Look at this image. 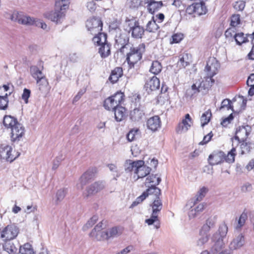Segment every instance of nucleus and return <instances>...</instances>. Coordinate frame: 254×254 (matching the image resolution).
Wrapping results in <instances>:
<instances>
[{
  "label": "nucleus",
  "mask_w": 254,
  "mask_h": 254,
  "mask_svg": "<svg viewBox=\"0 0 254 254\" xmlns=\"http://www.w3.org/2000/svg\"><path fill=\"white\" fill-rule=\"evenodd\" d=\"M161 181V179L157 174L148 175L144 183V186L148 188L136 198L135 200L132 203L130 207L133 208L141 203L149 195H161V190L156 187Z\"/></svg>",
  "instance_id": "f257e3e1"
},
{
  "label": "nucleus",
  "mask_w": 254,
  "mask_h": 254,
  "mask_svg": "<svg viewBox=\"0 0 254 254\" xmlns=\"http://www.w3.org/2000/svg\"><path fill=\"white\" fill-rule=\"evenodd\" d=\"M103 221L99 223L90 233V237L93 240L103 241L108 240L112 237L121 235L124 230L122 226H115L111 228L109 231H102Z\"/></svg>",
  "instance_id": "f03ea898"
},
{
  "label": "nucleus",
  "mask_w": 254,
  "mask_h": 254,
  "mask_svg": "<svg viewBox=\"0 0 254 254\" xmlns=\"http://www.w3.org/2000/svg\"><path fill=\"white\" fill-rule=\"evenodd\" d=\"M154 197V200L150 204L152 208V213L150 218L146 219L145 222L148 225H152L156 223L155 225L156 228L160 227V220L159 219V213L162 209L163 204L160 197L161 195H152Z\"/></svg>",
  "instance_id": "7ed1b4c3"
},
{
  "label": "nucleus",
  "mask_w": 254,
  "mask_h": 254,
  "mask_svg": "<svg viewBox=\"0 0 254 254\" xmlns=\"http://www.w3.org/2000/svg\"><path fill=\"white\" fill-rule=\"evenodd\" d=\"M145 46L143 43L139 44L136 47H131L127 54L126 60L129 68H133L142 59V55L145 52Z\"/></svg>",
  "instance_id": "20e7f679"
},
{
  "label": "nucleus",
  "mask_w": 254,
  "mask_h": 254,
  "mask_svg": "<svg viewBox=\"0 0 254 254\" xmlns=\"http://www.w3.org/2000/svg\"><path fill=\"white\" fill-rule=\"evenodd\" d=\"M124 29L131 33V36L136 39L141 38L144 34V29L139 25L138 20L135 18L126 19L124 24Z\"/></svg>",
  "instance_id": "39448f33"
},
{
  "label": "nucleus",
  "mask_w": 254,
  "mask_h": 254,
  "mask_svg": "<svg viewBox=\"0 0 254 254\" xmlns=\"http://www.w3.org/2000/svg\"><path fill=\"white\" fill-rule=\"evenodd\" d=\"M125 100L124 92L118 91L115 93L106 98L103 102V107L107 111H111L113 108L120 106Z\"/></svg>",
  "instance_id": "423d86ee"
},
{
  "label": "nucleus",
  "mask_w": 254,
  "mask_h": 254,
  "mask_svg": "<svg viewBox=\"0 0 254 254\" xmlns=\"http://www.w3.org/2000/svg\"><path fill=\"white\" fill-rule=\"evenodd\" d=\"M19 232V228L15 224L8 225L0 231V238L2 242L12 241L17 238Z\"/></svg>",
  "instance_id": "0eeeda50"
},
{
  "label": "nucleus",
  "mask_w": 254,
  "mask_h": 254,
  "mask_svg": "<svg viewBox=\"0 0 254 254\" xmlns=\"http://www.w3.org/2000/svg\"><path fill=\"white\" fill-rule=\"evenodd\" d=\"M11 18L12 20H17L18 23L22 24L35 25L37 26L41 27L43 29L47 28L46 23L42 22L39 20H35L29 16H20L17 12H14L12 14Z\"/></svg>",
  "instance_id": "6e6552de"
},
{
  "label": "nucleus",
  "mask_w": 254,
  "mask_h": 254,
  "mask_svg": "<svg viewBox=\"0 0 254 254\" xmlns=\"http://www.w3.org/2000/svg\"><path fill=\"white\" fill-rule=\"evenodd\" d=\"M20 155V153L13 150L11 146L2 144L0 146V157L6 161L12 162Z\"/></svg>",
  "instance_id": "1a4fd4ad"
},
{
  "label": "nucleus",
  "mask_w": 254,
  "mask_h": 254,
  "mask_svg": "<svg viewBox=\"0 0 254 254\" xmlns=\"http://www.w3.org/2000/svg\"><path fill=\"white\" fill-rule=\"evenodd\" d=\"M247 100L243 98H239L238 99H235L232 102L228 99H224L221 104L220 110H222L225 108L229 110L231 109L233 112H234V106L238 107L239 111L244 110L246 106Z\"/></svg>",
  "instance_id": "9d476101"
},
{
  "label": "nucleus",
  "mask_w": 254,
  "mask_h": 254,
  "mask_svg": "<svg viewBox=\"0 0 254 254\" xmlns=\"http://www.w3.org/2000/svg\"><path fill=\"white\" fill-rule=\"evenodd\" d=\"M215 222L211 218L206 220V223L202 226L199 231L201 237L197 241L198 246H202L206 243L209 237V232L211 228L214 226Z\"/></svg>",
  "instance_id": "9b49d317"
},
{
  "label": "nucleus",
  "mask_w": 254,
  "mask_h": 254,
  "mask_svg": "<svg viewBox=\"0 0 254 254\" xmlns=\"http://www.w3.org/2000/svg\"><path fill=\"white\" fill-rule=\"evenodd\" d=\"M85 27L92 35L96 34L102 30L103 22L101 18L92 17L88 19L85 22Z\"/></svg>",
  "instance_id": "f8f14e48"
},
{
  "label": "nucleus",
  "mask_w": 254,
  "mask_h": 254,
  "mask_svg": "<svg viewBox=\"0 0 254 254\" xmlns=\"http://www.w3.org/2000/svg\"><path fill=\"white\" fill-rule=\"evenodd\" d=\"M30 72L32 76L36 79L39 88L41 90L44 86H47L48 82L46 77L43 74L41 70L36 66L30 67Z\"/></svg>",
  "instance_id": "ddd939ff"
},
{
  "label": "nucleus",
  "mask_w": 254,
  "mask_h": 254,
  "mask_svg": "<svg viewBox=\"0 0 254 254\" xmlns=\"http://www.w3.org/2000/svg\"><path fill=\"white\" fill-rule=\"evenodd\" d=\"M25 129L24 127L20 124L10 129V138L12 143L18 142L24 137Z\"/></svg>",
  "instance_id": "4468645a"
},
{
  "label": "nucleus",
  "mask_w": 254,
  "mask_h": 254,
  "mask_svg": "<svg viewBox=\"0 0 254 254\" xmlns=\"http://www.w3.org/2000/svg\"><path fill=\"white\" fill-rule=\"evenodd\" d=\"M193 125V120L189 114L185 115L182 121L179 123L176 127L177 133H182L187 132Z\"/></svg>",
  "instance_id": "2eb2a0df"
},
{
  "label": "nucleus",
  "mask_w": 254,
  "mask_h": 254,
  "mask_svg": "<svg viewBox=\"0 0 254 254\" xmlns=\"http://www.w3.org/2000/svg\"><path fill=\"white\" fill-rule=\"evenodd\" d=\"M249 134V126H240L236 128L234 136L231 139L232 142L246 141Z\"/></svg>",
  "instance_id": "dca6fc26"
},
{
  "label": "nucleus",
  "mask_w": 254,
  "mask_h": 254,
  "mask_svg": "<svg viewBox=\"0 0 254 254\" xmlns=\"http://www.w3.org/2000/svg\"><path fill=\"white\" fill-rule=\"evenodd\" d=\"M160 86V80L155 76L149 78L145 81L144 88L148 94H153L159 90Z\"/></svg>",
  "instance_id": "f3484780"
},
{
  "label": "nucleus",
  "mask_w": 254,
  "mask_h": 254,
  "mask_svg": "<svg viewBox=\"0 0 254 254\" xmlns=\"http://www.w3.org/2000/svg\"><path fill=\"white\" fill-rule=\"evenodd\" d=\"M65 16V11L58 10L55 7L54 11L47 12L44 14L45 17L57 24L61 23Z\"/></svg>",
  "instance_id": "a211bd4d"
},
{
  "label": "nucleus",
  "mask_w": 254,
  "mask_h": 254,
  "mask_svg": "<svg viewBox=\"0 0 254 254\" xmlns=\"http://www.w3.org/2000/svg\"><path fill=\"white\" fill-rule=\"evenodd\" d=\"M219 67V63L217 59L213 57H210L207 62L205 70L207 72V74L214 76L217 73Z\"/></svg>",
  "instance_id": "6ab92c4d"
},
{
  "label": "nucleus",
  "mask_w": 254,
  "mask_h": 254,
  "mask_svg": "<svg viewBox=\"0 0 254 254\" xmlns=\"http://www.w3.org/2000/svg\"><path fill=\"white\" fill-rule=\"evenodd\" d=\"M144 3L148 12L152 14L158 11L164 5L162 1L155 0H144Z\"/></svg>",
  "instance_id": "aec40b11"
},
{
  "label": "nucleus",
  "mask_w": 254,
  "mask_h": 254,
  "mask_svg": "<svg viewBox=\"0 0 254 254\" xmlns=\"http://www.w3.org/2000/svg\"><path fill=\"white\" fill-rule=\"evenodd\" d=\"M105 188L104 183L102 181L95 182L86 190V192L84 195L85 197H88L90 195L97 193L101 191Z\"/></svg>",
  "instance_id": "412c9836"
},
{
  "label": "nucleus",
  "mask_w": 254,
  "mask_h": 254,
  "mask_svg": "<svg viewBox=\"0 0 254 254\" xmlns=\"http://www.w3.org/2000/svg\"><path fill=\"white\" fill-rule=\"evenodd\" d=\"M151 169L144 165V162L143 160H139L137 163V167L135 169V174L137 175V179L143 178L149 175Z\"/></svg>",
  "instance_id": "4be33fe9"
},
{
  "label": "nucleus",
  "mask_w": 254,
  "mask_h": 254,
  "mask_svg": "<svg viewBox=\"0 0 254 254\" xmlns=\"http://www.w3.org/2000/svg\"><path fill=\"white\" fill-rule=\"evenodd\" d=\"M224 152L222 151H214L210 154L208 161L211 165H215L224 162Z\"/></svg>",
  "instance_id": "5701e85b"
},
{
  "label": "nucleus",
  "mask_w": 254,
  "mask_h": 254,
  "mask_svg": "<svg viewBox=\"0 0 254 254\" xmlns=\"http://www.w3.org/2000/svg\"><path fill=\"white\" fill-rule=\"evenodd\" d=\"M113 108L111 111L114 112V118L117 122H121L126 118L127 110L125 107L120 105Z\"/></svg>",
  "instance_id": "b1692460"
},
{
  "label": "nucleus",
  "mask_w": 254,
  "mask_h": 254,
  "mask_svg": "<svg viewBox=\"0 0 254 254\" xmlns=\"http://www.w3.org/2000/svg\"><path fill=\"white\" fill-rule=\"evenodd\" d=\"M147 127L152 131H155L161 127V122L158 116H154L149 118L146 122Z\"/></svg>",
  "instance_id": "393cba45"
},
{
  "label": "nucleus",
  "mask_w": 254,
  "mask_h": 254,
  "mask_svg": "<svg viewBox=\"0 0 254 254\" xmlns=\"http://www.w3.org/2000/svg\"><path fill=\"white\" fill-rule=\"evenodd\" d=\"M97 171L96 168H92L86 171L80 177L81 186L85 185L89 181L94 179Z\"/></svg>",
  "instance_id": "a878e982"
},
{
  "label": "nucleus",
  "mask_w": 254,
  "mask_h": 254,
  "mask_svg": "<svg viewBox=\"0 0 254 254\" xmlns=\"http://www.w3.org/2000/svg\"><path fill=\"white\" fill-rule=\"evenodd\" d=\"M213 77L207 74V75L204 77L201 81L199 80L202 92L207 91L213 85L215 82Z\"/></svg>",
  "instance_id": "bb28decb"
},
{
  "label": "nucleus",
  "mask_w": 254,
  "mask_h": 254,
  "mask_svg": "<svg viewBox=\"0 0 254 254\" xmlns=\"http://www.w3.org/2000/svg\"><path fill=\"white\" fill-rule=\"evenodd\" d=\"M19 123L17 119L10 115H5L3 119V124L7 129H11L14 127L17 126Z\"/></svg>",
  "instance_id": "cd10ccee"
},
{
  "label": "nucleus",
  "mask_w": 254,
  "mask_h": 254,
  "mask_svg": "<svg viewBox=\"0 0 254 254\" xmlns=\"http://www.w3.org/2000/svg\"><path fill=\"white\" fill-rule=\"evenodd\" d=\"M191 56L188 53H184L179 56V60L177 64L180 68H185L190 64Z\"/></svg>",
  "instance_id": "c85d7f7f"
},
{
  "label": "nucleus",
  "mask_w": 254,
  "mask_h": 254,
  "mask_svg": "<svg viewBox=\"0 0 254 254\" xmlns=\"http://www.w3.org/2000/svg\"><path fill=\"white\" fill-rule=\"evenodd\" d=\"M232 149L228 152L227 155L224 153V161L228 163H233L235 162V157L237 155L236 149L238 147V144H235V142H232Z\"/></svg>",
  "instance_id": "c756f323"
},
{
  "label": "nucleus",
  "mask_w": 254,
  "mask_h": 254,
  "mask_svg": "<svg viewBox=\"0 0 254 254\" xmlns=\"http://www.w3.org/2000/svg\"><path fill=\"white\" fill-rule=\"evenodd\" d=\"M238 144V147L240 146V154L244 155L249 153L252 149V143L246 141L235 142V144Z\"/></svg>",
  "instance_id": "7c9ffc66"
},
{
  "label": "nucleus",
  "mask_w": 254,
  "mask_h": 254,
  "mask_svg": "<svg viewBox=\"0 0 254 254\" xmlns=\"http://www.w3.org/2000/svg\"><path fill=\"white\" fill-rule=\"evenodd\" d=\"M123 75V68L121 67H116L111 71L109 80L112 83H116Z\"/></svg>",
  "instance_id": "2f4dec72"
},
{
  "label": "nucleus",
  "mask_w": 254,
  "mask_h": 254,
  "mask_svg": "<svg viewBox=\"0 0 254 254\" xmlns=\"http://www.w3.org/2000/svg\"><path fill=\"white\" fill-rule=\"evenodd\" d=\"M144 115L142 109L140 107L136 108L130 112V119L133 122H138L142 119Z\"/></svg>",
  "instance_id": "473e14b6"
},
{
  "label": "nucleus",
  "mask_w": 254,
  "mask_h": 254,
  "mask_svg": "<svg viewBox=\"0 0 254 254\" xmlns=\"http://www.w3.org/2000/svg\"><path fill=\"white\" fill-rule=\"evenodd\" d=\"M2 242V246L4 251L9 254H17V249L11 241Z\"/></svg>",
  "instance_id": "72a5a7b5"
},
{
  "label": "nucleus",
  "mask_w": 254,
  "mask_h": 254,
  "mask_svg": "<svg viewBox=\"0 0 254 254\" xmlns=\"http://www.w3.org/2000/svg\"><path fill=\"white\" fill-rule=\"evenodd\" d=\"M97 34H95L96 35L92 38V41L97 46H100L107 42V35L106 33L99 32V33H97Z\"/></svg>",
  "instance_id": "f704fd0d"
},
{
  "label": "nucleus",
  "mask_w": 254,
  "mask_h": 254,
  "mask_svg": "<svg viewBox=\"0 0 254 254\" xmlns=\"http://www.w3.org/2000/svg\"><path fill=\"white\" fill-rule=\"evenodd\" d=\"M99 53L102 58H106L111 54V45L108 42L100 46Z\"/></svg>",
  "instance_id": "c9c22d12"
},
{
  "label": "nucleus",
  "mask_w": 254,
  "mask_h": 254,
  "mask_svg": "<svg viewBox=\"0 0 254 254\" xmlns=\"http://www.w3.org/2000/svg\"><path fill=\"white\" fill-rule=\"evenodd\" d=\"M70 0H56L55 7L57 9L66 12V10L69 8Z\"/></svg>",
  "instance_id": "e433bc0d"
},
{
  "label": "nucleus",
  "mask_w": 254,
  "mask_h": 254,
  "mask_svg": "<svg viewBox=\"0 0 254 254\" xmlns=\"http://www.w3.org/2000/svg\"><path fill=\"white\" fill-rule=\"evenodd\" d=\"M250 35H245L243 32L237 33L234 40L237 45H241L243 43L249 42L248 37H250Z\"/></svg>",
  "instance_id": "4c0bfd02"
},
{
  "label": "nucleus",
  "mask_w": 254,
  "mask_h": 254,
  "mask_svg": "<svg viewBox=\"0 0 254 254\" xmlns=\"http://www.w3.org/2000/svg\"><path fill=\"white\" fill-rule=\"evenodd\" d=\"M154 18V16H153L151 20L148 21L146 25V30L149 32L155 33L159 28V26L157 24Z\"/></svg>",
  "instance_id": "58836bf2"
},
{
  "label": "nucleus",
  "mask_w": 254,
  "mask_h": 254,
  "mask_svg": "<svg viewBox=\"0 0 254 254\" xmlns=\"http://www.w3.org/2000/svg\"><path fill=\"white\" fill-rule=\"evenodd\" d=\"M2 90V88L0 87V91ZM8 95L6 93H2L0 92V109L6 110L8 107Z\"/></svg>",
  "instance_id": "ea45409f"
},
{
  "label": "nucleus",
  "mask_w": 254,
  "mask_h": 254,
  "mask_svg": "<svg viewBox=\"0 0 254 254\" xmlns=\"http://www.w3.org/2000/svg\"><path fill=\"white\" fill-rule=\"evenodd\" d=\"M195 14L197 15H203L206 13L207 9L204 2L201 1L199 3H195Z\"/></svg>",
  "instance_id": "a19ab883"
},
{
  "label": "nucleus",
  "mask_w": 254,
  "mask_h": 254,
  "mask_svg": "<svg viewBox=\"0 0 254 254\" xmlns=\"http://www.w3.org/2000/svg\"><path fill=\"white\" fill-rule=\"evenodd\" d=\"M162 68V66L161 64L157 61H154L152 63L149 71L152 73L156 75L161 71Z\"/></svg>",
  "instance_id": "79ce46f5"
},
{
  "label": "nucleus",
  "mask_w": 254,
  "mask_h": 254,
  "mask_svg": "<svg viewBox=\"0 0 254 254\" xmlns=\"http://www.w3.org/2000/svg\"><path fill=\"white\" fill-rule=\"evenodd\" d=\"M212 117L211 111L208 109L205 111L201 116L200 122L202 127L206 125L210 122Z\"/></svg>",
  "instance_id": "37998d69"
},
{
  "label": "nucleus",
  "mask_w": 254,
  "mask_h": 254,
  "mask_svg": "<svg viewBox=\"0 0 254 254\" xmlns=\"http://www.w3.org/2000/svg\"><path fill=\"white\" fill-rule=\"evenodd\" d=\"M19 253L21 254H34V251L32 245L28 243L20 246Z\"/></svg>",
  "instance_id": "c03bdc74"
},
{
  "label": "nucleus",
  "mask_w": 254,
  "mask_h": 254,
  "mask_svg": "<svg viewBox=\"0 0 254 254\" xmlns=\"http://www.w3.org/2000/svg\"><path fill=\"white\" fill-rule=\"evenodd\" d=\"M237 33V32L235 27L231 26L226 30L225 32V36L226 39L230 41H233Z\"/></svg>",
  "instance_id": "a18cd8bd"
},
{
  "label": "nucleus",
  "mask_w": 254,
  "mask_h": 254,
  "mask_svg": "<svg viewBox=\"0 0 254 254\" xmlns=\"http://www.w3.org/2000/svg\"><path fill=\"white\" fill-rule=\"evenodd\" d=\"M245 243L244 236L242 234H240L237 238L233 240L231 244L235 249H238L243 246Z\"/></svg>",
  "instance_id": "49530a36"
},
{
  "label": "nucleus",
  "mask_w": 254,
  "mask_h": 254,
  "mask_svg": "<svg viewBox=\"0 0 254 254\" xmlns=\"http://www.w3.org/2000/svg\"><path fill=\"white\" fill-rule=\"evenodd\" d=\"M139 163V160L132 161L129 160L127 161V167L125 168V170L127 172H131L133 171L135 173V169L137 167V163Z\"/></svg>",
  "instance_id": "de8ad7c7"
},
{
  "label": "nucleus",
  "mask_w": 254,
  "mask_h": 254,
  "mask_svg": "<svg viewBox=\"0 0 254 254\" xmlns=\"http://www.w3.org/2000/svg\"><path fill=\"white\" fill-rule=\"evenodd\" d=\"M247 85L250 87L248 94L250 96L254 95V73L251 74L247 81Z\"/></svg>",
  "instance_id": "09e8293b"
},
{
  "label": "nucleus",
  "mask_w": 254,
  "mask_h": 254,
  "mask_svg": "<svg viewBox=\"0 0 254 254\" xmlns=\"http://www.w3.org/2000/svg\"><path fill=\"white\" fill-rule=\"evenodd\" d=\"M247 212H246L245 210H244L239 218L238 224L236 227V229H241L242 227H243L245 225L246 220L247 219Z\"/></svg>",
  "instance_id": "8fccbe9b"
},
{
  "label": "nucleus",
  "mask_w": 254,
  "mask_h": 254,
  "mask_svg": "<svg viewBox=\"0 0 254 254\" xmlns=\"http://www.w3.org/2000/svg\"><path fill=\"white\" fill-rule=\"evenodd\" d=\"M208 191V190L207 188L205 187H203L202 188H201L199 190L197 194L196 195V199L194 201V203L200 201L203 199V198L205 196Z\"/></svg>",
  "instance_id": "3c124183"
},
{
  "label": "nucleus",
  "mask_w": 254,
  "mask_h": 254,
  "mask_svg": "<svg viewBox=\"0 0 254 254\" xmlns=\"http://www.w3.org/2000/svg\"><path fill=\"white\" fill-rule=\"evenodd\" d=\"M139 132L138 128H133L129 130L127 135V138L129 141H132L136 139V136Z\"/></svg>",
  "instance_id": "603ef678"
},
{
  "label": "nucleus",
  "mask_w": 254,
  "mask_h": 254,
  "mask_svg": "<svg viewBox=\"0 0 254 254\" xmlns=\"http://www.w3.org/2000/svg\"><path fill=\"white\" fill-rule=\"evenodd\" d=\"M184 39V35L181 33L174 34L170 40V43L171 44H177L180 43Z\"/></svg>",
  "instance_id": "864d4df0"
},
{
  "label": "nucleus",
  "mask_w": 254,
  "mask_h": 254,
  "mask_svg": "<svg viewBox=\"0 0 254 254\" xmlns=\"http://www.w3.org/2000/svg\"><path fill=\"white\" fill-rule=\"evenodd\" d=\"M241 23L240 15L238 14H234L231 17L230 26L236 27Z\"/></svg>",
  "instance_id": "5fc2aeb1"
},
{
  "label": "nucleus",
  "mask_w": 254,
  "mask_h": 254,
  "mask_svg": "<svg viewBox=\"0 0 254 254\" xmlns=\"http://www.w3.org/2000/svg\"><path fill=\"white\" fill-rule=\"evenodd\" d=\"M250 38L251 39L252 47L250 52L248 53V54L247 55V58L249 60H254V32H253L251 35H250Z\"/></svg>",
  "instance_id": "6e6d98bb"
},
{
  "label": "nucleus",
  "mask_w": 254,
  "mask_h": 254,
  "mask_svg": "<svg viewBox=\"0 0 254 254\" xmlns=\"http://www.w3.org/2000/svg\"><path fill=\"white\" fill-rule=\"evenodd\" d=\"M234 118V116L233 113H231L227 117L224 118L222 119V121L221 122V125L224 127H226L228 126L229 124H230Z\"/></svg>",
  "instance_id": "4d7b16f0"
},
{
  "label": "nucleus",
  "mask_w": 254,
  "mask_h": 254,
  "mask_svg": "<svg viewBox=\"0 0 254 254\" xmlns=\"http://www.w3.org/2000/svg\"><path fill=\"white\" fill-rule=\"evenodd\" d=\"M191 89L193 91V94H197L200 92H202L199 84V80L196 81L194 83H193L191 86Z\"/></svg>",
  "instance_id": "13d9d810"
},
{
  "label": "nucleus",
  "mask_w": 254,
  "mask_h": 254,
  "mask_svg": "<svg viewBox=\"0 0 254 254\" xmlns=\"http://www.w3.org/2000/svg\"><path fill=\"white\" fill-rule=\"evenodd\" d=\"M141 3V0H128V4L132 8H138Z\"/></svg>",
  "instance_id": "bf43d9fd"
},
{
  "label": "nucleus",
  "mask_w": 254,
  "mask_h": 254,
  "mask_svg": "<svg viewBox=\"0 0 254 254\" xmlns=\"http://www.w3.org/2000/svg\"><path fill=\"white\" fill-rule=\"evenodd\" d=\"M213 134L212 131L203 137V140L199 143V145H203L208 143L212 139Z\"/></svg>",
  "instance_id": "052dcab7"
},
{
  "label": "nucleus",
  "mask_w": 254,
  "mask_h": 254,
  "mask_svg": "<svg viewBox=\"0 0 254 254\" xmlns=\"http://www.w3.org/2000/svg\"><path fill=\"white\" fill-rule=\"evenodd\" d=\"M245 7V2L243 0L236 1L234 5V8L238 11H242Z\"/></svg>",
  "instance_id": "680f3d73"
},
{
  "label": "nucleus",
  "mask_w": 254,
  "mask_h": 254,
  "mask_svg": "<svg viewBox=\"0 0 254 254\" xmlns=\"http://www.w3.org/2000/svg\"><path fill=\"white\" fill-rule=\"evenodd\" d=\"M31 94V91L29 89L24 88L23 92L22 95V99L24 101V102L27 104L28 102V98H29Z\"/></svg>",
  "instance_id": "e2e57ef3"
},
{
  "label": "nucleus",
  "mask_w": 254,
  "mask_h": 254,
  "mask_svg": "<svg viewBox=\"0 0 254 254\" xmlns=\"http://www.w3.org/2000/svg\"><path fill=\"white\" fill-rule=\"evenodd\" d=\"M195 3L189 5L186 9V13L189 15L195 14Z\"/></svg>",
  "instance_id": "0e129e2a"
},
{
  "label": "nucleus",
  "mask_w": 254,
  "mask_h": 254,
  "mask_svg": "<svg viewBox=\"0 0 254 254\" xmlns=\"http://www.w3.org/2000/svg\"><path fill=\"white\" fill-rule=\"evenodd\" d=\"M252 189V185L249 183H247L242 186L241 190L242 192L246 193L251 191Z\"/></svg>",
  "instance_id": "69168bd1"
},
{
  "label": "nucleus",
  "mask_w": 254,
  "mask_h": 254,
  "mask_svg": "<svg viewBox=\"0 0 254 254\" xmlns=\"http://www.w3.org/2000/svg\"><path fill=\"white\" fill-rule=\"evenodd\" d=\"M96 7V3L94 0H91L87 3V8L91 12L95 11Z\"/></svg>",
  "instance_id": "338daca9"
},
{
  "label": "nucleus",
  "mask_w": 254,
  "mask_h": 254,
  "mask_svg": "<svg viewBox=\"0 0 254 254\" xmlns=\"http://www.w3.org/2000/svg\"><path fill=\"white\" fill-rule=\"evenodd\" d=\"M66 192V190L64 189L59 190L56 194L57 200H62L64 197Z\"/></svg>",
  "instance_id": "774afa93"
}]
</instances>
